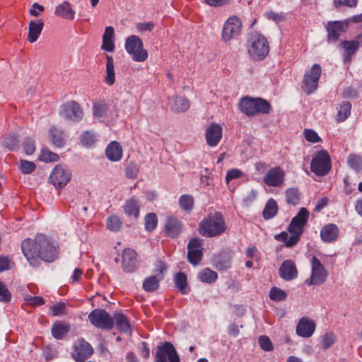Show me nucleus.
I'll return each mask as SVG.
<instances>
[{"label":"nucleus","instance_id":"f257e3e1","mask_svg":"<svg viewBox=\"0 0 362 362\" xmlns=\"http://www.w3.org/2000/svg\"><path fill=\"white\" fill-rule=\"evenodd\" d=\"M22 252L28 262L34 267L40 258L52 262L58 256V244L43 234H37L35 240L25 239L21 244Z\"/></svg>","mask_w":362,"mask_h":362},{"label":"nucleus","instance_id":"f03ea898","mask_svg":"<svg viewBox=\"0 0 362 362\" xmlns=\"http://www.w3.org/2000/svg\"><path fill=\"white\" fill-rule=\"evenodd\" d=\"M226 225L223 216L220 212L208 214L199 223L198 231L204 237L213 238L220 236L225 233Z\"/></svg>","mask_w":362,"mask_h":362},{"label":"nucleus","instance_id":"7ed1b4c3","mask_svg":"<svg viewBox=\"0 0 362 362\" xmlns=\"http://www.w3.org/2000/svg\"><path fill=\"white\" fill-rule=\"evenodd\" d=\"M247 52L255 60H263L269 52V45L267 38L259 33H252L247 40Z\"/></svg>","mask_w":362,"mask_h":362},{"label":"nucleus","instance_id":"20e7f679","mask_svg":"<svg viewBox=\"0 0 362 362\" xmlns=\"http://www.w3.org/2000/svg\"><path fill=\"white\" fill-rule=\"evenodd\" d=\"M240 110L247 116L268 114L271 109L269 103L261 98H243L239 102Z\"/></svg>","mask_w":362,"mask_h":362},{"label":"nucleus","instance_id":"39448f33","mask_svg":"<svg viewBox=\"0 0 362 362\" xmlns=\"http://www.w3.org/2000/svg\"><path fill=\"white\" fill-rule=\"evenodd\" d=\"M124 47L135 62H143L148 59V52L144 49L142 40L136 35L129 36L126 39Z\"/></svg>","mask_w":362,"mask_h":362},{"label":"nucleus","instance_id":"423d86ee","mask_svg":"<svg viewBox=\"0 0 362 362\" xmlns=\"http://www.w3.org/2000/svg\"><path fill=\"white\" fill-rule=\"evenodd\" d=\"M332 168L331 158L326 150L317 152L310 163V170L318 176L326 175Z\"/></svg>","mask_w":362,"mask_h":362},{"label":"nucleus","instance_id":"0eeeda50","mask_svg":"<svg viewBox=\"0 0 362 362\" xmlns=\"http://www.w3.org/2000/svg\"><path fill=\"white\" fill-rule=\"evenodd\" d=\"M243 23L237 16H230L223 23L221 39L225 42H228L237 38L242 32Z\"/></svg>","mask_w":362,"mask_h":362},{"label":"nucleus","instance_id":"6e6552de","mask_svg":"<svg viewBox=\"0 0 362 362\" xmlns=\"http://www.w3.org/2000/svg\"><path fill=\"white\" fill-rule=\"evenodd\" d=\"M321 74L322 69L318 64H313L310 70L304 74L302 89L306 94H312L317 89Z\"/></svg>","mask_w":362,"mask_h":362},{"label":"nucleus","instance_id":"1a4fd4ad","mask_svg":"<svg viewBox=\"0 0 362 362\" xmlns=\"http://www.w3.org/2000/svg\"><path fill=\"white\" fill-rule=\"evenodd\" d=\"M88 317L90 322L96 328L109 330L114 327V320L104 309L96 308L93 310Z\"/></svg>","mask_w":362,"mask_h":362},{"label":"nucleus","instance_id":"9d476101","mask_svg":"<svg viewBox=\"0 0 362 362\" xmlns=\"http://www.w3.org/2000/svg\"><path fill=\"white\" fill-rule=\"evenodd\" d=\"M180 362V358L174 345L170 341L160 344L157 346L155 362Z\"/></svg>","mask_w":362,"mask_h":362},{"label":"nucleus","instance_id":"9b49d317","mask_svg":"<svg viewBox=\"0 0 362 362\" xmlns=\"http://www.w3.org/2000/svg\"><path fill=\"white\" fill-rule=\"evenodd\" d=\"M311 264V274L310 278L305 281V284L308 286H317L323 284L327 276V272L325 267L316 257L312 258Z\"/></svg>","mask_w":362,"mask_h":362},{"label":"nucleus","instance_id":"f8f14e48","mask_svg":"<svg viewBox=\"0 0 362 362\" xmlns=\"http://www.w3.org/2000/svg\"><path fill=\"white\" fill-rule=\"evenodd\" d=\"M71 179V170L66 166L58 165L54 167L49 175V182L56 189L64 188Z\"/></svg>","mask_w":362,"mask_h":362},{"label":"nucleus","instance_id":"ddd939ff","mask_svg":"<svg viewBox=\"0 0 362 362\" xmlns=\"http://www.w3.org/2000/svg\"><path fill=\"white\" fill-rule=\"evenodd\" d=\"M72 358L76 362H85L93 353L92 346L83 338L78 339L74 344Z\"/></svg>","mask_w":362,"mask_h":362},{"label":"nucleus","instance_id":"4468645a","mask_svg":"<svg viewBox=\"0 0 362 362\" xmlns=\"http://www.w3.org/2000/svg\"><path fill=\"white\" fill-rule=\"evenodd\" d=\"M60 115L66 120L78 122L82 119L83 113L77 103L69 101L62 106Z\"/></svg>","mask_w":362,"mask_h":362},{"label":"nucleus","instance_id":"2eb2a0df","mask_svg":"<svg viewBox=\"0 0 362 362\" xmlns=\"http://www.w3.org/2000/svg\"><path fill=\"white\" fill-rule=\"evenodd\" d=\"M362 46V34L358 35L352 40H343L340 42L339 47L343 49V60L344 63H349L352 56Z\"/></svg>","mask_w":362,"mask_h":362},{"label":"nucleus","instance_id":"dca6fc26","mask_svg":"<svg viewBox=\"0 0 362 362\" xmlns=\"http://www.w3.org/2000/svg\"><path fill=\"white\" fill-rule=\"evenodd\" d=\"M285 176V172L281 167H273L265 173L263 182L269 187H280L284 182Z\"/></svg>","mask_w":362,"mask_h":362},{"label":"nucleus","instance_id":"f3484780","mask_svg":"<svg viewBox=\"0 0 362 362\" xmlns=\"http://www.w3.org/2000/svg\"><path fill=\"white\" fill-rule=\"evenodd\" d=\"M187 250L189 262L193 265L198 264L203 256L202 240L198 238L191 239L188 243Z\"/></svg>","mask_w":362,"mask_h":362},{"label":"nucleus","instance_id":"a211bd4d","mask_svg":"<svg viewBox=\"0 0 362 362\" xmlns=\"http://www.w3.org/2000/svg\"><path fill=\"white\" fill-rule=\"evenodd\" d=\"M309 214L307 209L304 207L300 208L297 215L292 218L288 227V232L298 231L303 233V228L307 224Z\"/></svg>","mask_w":362,"mask_h":362},{"label":"nucleus","instance_id":"6ab92c4d","mask_svg":"<svg viewBox=\"0 0 362 362\" xmlns=\"http://www.w3.org/2000/svg\"><path fill=\"white\" fill-rule=\"evenodd\" d=\"M222 127L216 123H212L206 129L205 138L207 145L211 147L216 146L222 138Z\"/></svg>","mask_w":362,"mask_h":362},{"label":"nucleus","instance_id":"aec40b11","mask_svg":"<svg viewBox=\"0 0 362 362\" xmlns=\"http://www.w3.org/2000/svg\"><path fill=\"white\" fill-rule=\"evenodd\" d=\"M346 23L339 21L329 22L327 25L328 42H337L341 33L346 32Z\"/></svg>","mask_w":362,"mask_h":362},{"label":"nucleus","instance_id":"412c9836","mask_svg":"<svg viewBox=\"0 0 362 362\" xmlns=\"http://www.w3.org/2000/svg\"><path fill=\"white\" fill-rule=\"evenodd\" d=\"M315 329V322L306 317H303L297 324L296 334L301 337L308 338L313 335Z\"/></svg>","mask_w":362,"mask_h":362},{"label":"nucleus","instance_id":"4be33fe9","mask_svg":"<svg viewBox=\"0 0 362 362\" xmlns=\"http://www.w3.org/2000/svg\"><path fill=\"white\" fill-rule=\"evenodd\" d=\"M279 276L285 281H291L298 276V270L294 262L286 259L283 262L279 267Z\"/></svg>","mask_w":362,"mask_h":362},{"label":"nucleus","instance_id":"5701e85b","mask_svg":"<svg viewBox=\"0 0 362 362\" xmlns=\"http://www.w3.org/2000/svg\"><path fill=\"white\" fill-rule=\"evenodd\" d=\"M122 268L125 272H132L136 268V254L134 250L127 248L122 253Z\"/></svg>","mask_w":362,"mask_h":362},{"label":"nucleus","instance_id":"b1692460","mask_svg":"<svg viewBox=\"0 0 362 362\" xmlns=\"http://www.w3.org/2000/svg\"><path fill=\"white\" fill-rule=\"evenodd\" d=\"M182 227L183 225L180 220L174 217H169L165 223V232L168 236L175 238L181 233Z\"/></svg>","mask_w":362,"mask_h":362},{"label":"nucleus","instance_id":"393cba45","mask_svg":"<svg viewBox=\"0 0 362 362\" xmlns=\"http://www.w3.org/2000/svg\"><path fill=\"white\" fill-rule=\"evenodd\" d=\"M339 235V228L334 223H329L323 226L320 230V237L325 243L335 241Z\"/></svg>","mask_w":362,"mask_h":362},{"label":"nucleus","instance_id":"a878e982","mask_svg":"<svg viewBox=\"0 0 362 362\" xmlns=\"http://www.w3.org/2000/svg\"><path fill=\"white\" fill-rule=\"evenodd\" d=\"M107 158L112 162L119 161L122 158V148L117 141H111L105 149Z\"/></svg>","mask_w":362,"mask_h":362},{"label":"nucleus","instance_id":"bb28decb","mask_svg":"<svg viewBox=\"0 0 362 362\" xmlns=\"http://www.w3.org/2000/svg\"><path fill=\"white\" fill-rule=\"evenodd\" d=\"M44 26V21L42 19L31 21L29 23L28 40L30 43L35 42L40 35Z\"/></svg>","mask_w":362,"mask_h":362},{"label":"nucleus","instance_id":"cd10ccee","mask_svg":"<svg viewBox=\"0 0 362 362\" xmlns=\"http://www.w3.org/2000/svg\"><path fill=\"white\" fill-rule=\"evenodd\" d=\"M171 110L175 112H186L190 107L189 100L182 96H176L169 102Z\"/></svg>","mask_w":362,"mask_h":362},{"label":"nucleus","instance_id":"c85d7f7f","mask_svg":"<svg viewBox=\"0 0 362 362\" xmlns=\"http://www.w3.org/2000/svg\"><path fill=\"white\" fill-rule=\"evenodd\" d=\"M115 30L112 26L105 28L104 34L103 35V45L102 49L108 52H112L115 50L114 44Z\"/></svg>","mask_w":362,"mask_h":362},{"label":"nucleus","instance_id":"c756f323","mask_svg":"<svg viewBox=\"0 0 362 362\" xmlns=\"http://www.w3.org/2000/svg\"><path fill=\"white\" fill-rule=\"evenodd\" d=\"M139 203L135 197H131L126 200L123 210L124 214L128 216H133L137 218L139 216Z\"/></svg>","mask_w":362,"mask_h":362},{"label":"nucleus","instance_id":"7c9ffc66","mask_svg":"<svg viewBox=\"0 0 362 362\" xmlns=\"http://www.w3.org/2000/svg\"><path fill=\"white\" fill-rule=\"evenodd\" d=\"M112 317L114 320V324L115 323L117 328L121 332L126 334L131 333L130 323L124 314L115 313Z\"/></svg>","mask_w":362,"mask_h":362},{"label":"nucleus","instance_id":"2f4dec72","mask_svg":"<svg viewBox=\"0 0 362 362\" xmlns=\"http://www.w3.org/2000/svg\"><path fill=\"white\" fill-rule=\"evenodd\" d=\"M54 13L62 18L73 20L75 11L71 8L70 3L65 1L56 7Z\"/></svg>","mask_w":362,"mask_h":362},{"label":"nucleus","instance_id":"473e14b6","mask_svg":"<svg viewBox=\"0 0 362 362\" xmlns=\"http://www.w3.org/2000/svg\"><path fill=\"white\" fill-rule=\"evenodd\" d=\"M162 281V275H151L146 277L142 284L144 290L146 292H153L156 291Z\"/></svg>","mask_w":362,"mask_h":362},{"label":"nucleus","instance_id":"72a5a7b5","mask_svg":"<svg viewBox=\"0 0 362 362\" xmlns=\"http://www.w3.org/2000/svg\"><path fill=\"white\" fill-rule=\"evenodd\" d=\"M106 59L107 62L105 66L106 74L105 76V81L108 86H112L115 81L114 60L112 57L109 55L106 56Z\"/></svg>","mask_w":362,"mask_h":362},{"label":"nucleus","instance_id":"f704fd0d","mask_svg":"<svg viewBox=\"0 0 362 362\" xmlns=\"http://www.w3.org/2000/svg\"><path fill=\"white\" fill-rule=\"evenodd\" d=\"M174 281L176 288L182 294L185 295L189 292V288L187 286V276L183 272H180L177 273Z\"/></svg>","mask_w":362,"mask_h":362},{"label":"nucleus","instance_id":"c9c22d12","mask_svg":"<svg viewBox=\"0 0 362 362\" xmlns=\"http://www.w3.org/2000/svg\"><path fill=\"white\" fill-rule=\"evenodd\" d=\"M49 135L52 144L57 147H62L65 144L64 133L58 128L53 127L49 130Z\"/></svg>","mask_w":362,"mask_h":362},{"label":"nucleus","instance_id":"e433bc0d","mask_svg":"<svg viewBox=\"0 0 362 362\" xmlns=\"http://www.w3.org/2000/svg\"><path fill=\"white\" fill-rule=\"evenodd\" d=\"M277 211L278 205L276 202L273 198H270L264 206L262 215L264 219L268 220L275 216Z\"/></svg>","mask_w":362,"mask_h":362},{"label":"nucleus","instance_id":"4c0bfd02","mask_svg":"<svg viewBox=\"0 0 362 362\" xmlns=\"http://www.w3.org/2000/svg\"><path fill=\"white\" fill-rule=\"evenodd\" d=\"M198 278L203 283L212 284L217 280L218 274L215 271L205 268L198 274Z\"/></svg>","mask_w":362,"mask_h":362},{"label":"nucleus","instance_id":"58836bf2","mask_svg":"<svg viewBox=\"0 0 362 362\" xmlns=\"http://www.w3.org/2000/svg\"><path fill=\"white\" fill-rule=\"evenodd\" d=\"M52 334L56 339H62L69 332V327L62 322L54 323L52 327Z\"/></svg>","mask_w":362,"mask_h":362},{"label":"nucleus","instance_id":"ea45409f","mask_svg":"<svg viewBox=\"0 0 362 362\" xmlns=\"http://www.w3.org/2000/svg\"><path fill=\"white\" fill-rule=\"evenodd\" d=\"M351 104L350 102L342 103L337 114V121L342 122L345 121L351 114Z\"/></svg>","mask_w":362,"mask_h":362},{"label":"nucleus","instance_id":"a19ab883","mask_svg":"<svg viewBox=\"0 0 362 362\" xmlns=\"http://www.w3.org/2000/svg\"><path fill=\"white\" fill-rule=\"evenodd\" d=\"M2 146L11 151H16L19 146V139L16 134H11L5 137Z\"/></svg>","mask_w":362,"mask_h":362},{"label":"nucleus","instance_id":"79ce46f5","mask_svg":"<svg viewBox=\"0 0 362 362\" xmlns=\"http://www.w3.org/2000/svg\"><path fill=\"white\" fill-rule=\"evenodd\" d=\"M347 164L356 172H359L362 169V158L356 154H350L347 158Z\"/></svg>","mask_w":362,"mask_h":362},{"label":"nucleus","instance_id":"37998d69","mask_svg":"<svg viewBox=\"0 0 362 362\" xmlns=\"http://www.w3.org/2000/svg\"><path fill=\"white\" fill-rule=\"evenodd\" d=\"M107 228L112 232L119 231L122 226L121 219L116 215H112L107 218Z\"/></svg>","mask_w":362,"mask_h":362},{"label":"nucleus","instance_id":"c03bdc74","mask_svg":"<svg viewBox=\"0 0 362 362\" xmlns=\"http://www.w3.org/2000/svg\"><path fill=\"white\" fill-rule=\"evenodd\" d=\"M179 204L182 209L190 211L194 206V198L189 194H183L179 199Z\"/></svg>","mask_w":362,"mask_h":362},{"label":"nucleus","instance_id":"a18cd8bd","mask_svg":"<svg viewBox=\"0 0 362 362\" xmlns=\"http://www.w3.org/2000/svg\"><path fill=\"white\" fill-rule=\"evenodd\" d=\"M96 141V136L93 132L86 131L81 135V142L86 147L92 146Z\"/></svg>","mask_w":362,"mask_h":362},{"label":"nucleus","instance_id":"49530a36","mask_svg":"<svg viewBox=\"0 0 362 362\" xmlns=\"http://www.w3.org/2000/svg\"><path fill=\"white\" fill-rule=\"evenodd\" d=\"M289 233H291V235L288 238V235L286 233H282L281 235L284 238L286 246L288 247H291L297 244L303 233H299L298 231Z\"/></svg>","mask_w":362,"mask_h":362},{"label":"nucleus","instance_id":"de8ad7c7","mask_svg":"<svg viewBox=\"0 0 362 362\" xmlns=\"http://www.w3.org/2000/svg\"><path fill=\"white\" fill-rule=\"evenodd\" d=\"M286 201L288 204L296 205L300 201V193L296 188H289L286 192Z\"/></svg>","mask_w":362,"mask_h":362},{"label":"nucleus","instance_id":"09e8293b","mask_svg":"<svg viewBox=\"0 0 362 362\" xmlns=\"http://www.w3.org/2000/svg\"><path fill=\"white\" fill-rule=\"evenodd\" d=\"M93 108L94 116L102 117L107 113L108 105L105 102H98L93 104Z\"/></svg>","mask_w":362,"mask_h":362},{"label":"nucleus","instance_id":"8fccbe9b","mask_svg":"<svg viewBox=\"0 0 362 362\" xmlns=\"http://www.w3.org/2000/svg\"><path fill=\"white\" fill-rule=\"evenodd\" d=\"M158 218L154 213L148 214L145 216V228L147 231H153L157 226Z\"/></svg>","mask_w":362,"mask_h":362},{"label":"nucleus","instance_id":"3c124183","mask_svg":"<svg viewBox=\"0 0 362 362\" xmlns=\"http://www.w3.org/2000/svg\"><path fill=\"white\" fill-rule=\"evenodd\" d=\"M38 159L46 163L54 162L59 159V156L47 148H42Z\"/></svg>","mask_w":362,"mask_h":362},{"label":"nucleus","instance_id":"603ef678","mask_svg":"<svg viewBox=\"0 0 362 362\" xmlns=\"http://www.w3.org/2000/svg\"><path fill=\"white\" fill-rule=\"evenodd\" d=\"M11 300V293L7 288V286L0 281V302L2 303H8Z\"/></svg>","mask_w":362,"mask_h":362},{"label":"nucleus","instance_id":"864d4df0","mask_svg":"<svg viewBox=\"0 0 362 362\" xmlns=\"http://www.w3.org/2000/svg\"><path fill=\"white\" fill-rule=\"evenodd\" d=\"M336 340L335 334L333 332H327L322 337L321 343L324 349H328L334 343Z\"/></svg>","mask_w":362,"mask_h":362},{"label":"nucleus","instance_id":"5fc2aeb1","mask_svg":"<svg viewBox=\"0 0 362 362\" xmlns=\"http://www.w3.org/2000/svg\"><path fill=\"white\" fill-rule=\"evenodd\" d=\"M36 168L35 164L27 160H20L19 169L23 174H30L35 171Z\"/></svg>","mask_w":362,"mask_h":362},{"label":"nucleus","instance_id":"6e6d98bb","mask_svg":"<svg viewBox=\"0 0 362 362\" xmlns=\"http://www.w3.org/2000/svg\"><path fill=\"white\" fill-rule=\"evenodd\" d=\"M258 343L260 348L264 351H271L274 349L272 342L267 336H260L258 339Z\"/></svg>","mask_w":362,"mask_h":362},{"label":"nucleus","instance_id":"4d7b16f0","mask_svg":"<svg viewBox=\"0 0 362 362\" xmlns=\"http://www.w3.org/2000/svg\"><path fill=\"white\" fill-rule=\"evenodd\" d=\"M269 297L273 300L281 301L286 299V293L284 291L274 287L270 290Z\"/></svg>","mask_w":362,"mask_h":362},{"label":"nucleus","instance_id":"13d9d810","mask_svg":"<svg viewBox=\"0 0 362 362\" xmlns=\"http://www.w3.org/2000/svg\"><path fill=\"white\" fill-rule=\"evenodd\" d=\"M43 356L47 361L56 358L58 356L57 350L52 346H46L42 351Z\"/></svg>","mask_w":362,"mask_h":362},{"label":"nucleus","instance_id":"bf43d9fd","mask_svg":"<svg viewBox=\"0 0 362 362\" xmlns=\"http://www.w3.org/2000/svg\"><path fill=\"white\" fill-rule=\"evenodd\" d=\"M305 139L311 143H317L321 141L320 137L317 133L313 129H306L303 132Z\"/></svg>","mask_w":362,"mask_h":362},{"label":"nucleus","instance_id":"052dcab7","mask_svg":"<svg viewBox=\"0 0 362 362\" xmlns=\"http://www.w3.org/2000/svg\"><path fill=\"white\" fill-rule=\"evenodd\" d=\"M139 173V166L134 162L128 164L126 168V175L129 178H136Z\"/></svg>","mask_w":362,"mask_h":362},{"label":"nucleus","instance_id":"680f3d73","mask_svg":"<svg viewBox=\"0 0 362 362\" xmlns=\"http://www.w3.org/2000/svg\"><path fill=\"white\" fill-rule=\"evenodd\" d=\"M23 147L25 153L30 156L34 153L35 151V146L33 139L27 138L23 142Z\"/></svg>","mask_w":362,"mask_h":362},{"label":"nucleus","instance_id":"e2e57ef3","mask_svg":"<svg viewBox=\"0 0 362 362\" xmlns=\"http://www.w3.org/2000/svg\"><path fill=\"white\" fill-rule=\"evenodd\" d=\"M66 305L63 302L57 303L50 307V310L52 312V315L59 316L65 313Z\"/></svg>","mask_w":362,"mask_h":362},{"label":"nucleus","instance_id":"0e129e2a","mask_svg":"<svg viewBox=\"0 0 362 362\" xmlns=\"http://www.w3.org/2000/svg\"><path fill=\"white\" fill-rule=\"evenodd\" d=\"M243 175V172L238 169L233 168L229 170L226 173V181L228 183L232 180L242 177Z\"/></svg>","mask_w":362,"mask_h":362},{"label":"nucleus","instance_id":"69168bd1","mask_svg":"<svg viewBox=\"0 0 362 362\" xmlns=\"http://www.w3.org/2000/svg\"><path fill=\"white\" fill-rule=\"evenodd\" d=\"M25 300L26 302L32 306H40L45 303V300L40 296H27Z\"/></svg>","mask_w":362,"mask_h":362},{"label":"nucleus","instance_id":"338daca9","mask_svg":"<svg viewBox=\"0 0 362 362\" xmlns=\"http://www.w3.org/2000/svg\"><path fill=\"white\" fill-rule=\"evenodd\" d=\"M218 270H225L230 267V262L228 259H217L214 264Z\"/></svg>","mask_w":362,"mask_h":362},{"label":"nucleus","instance_id":"774afa93","mask_svg":"<svg viewBox=\"0 0 362 362\" xmlns=\"http://www.w3.org/2000/svg\"><path fill=\"white\" fill-rule=\"evenodd\" d=\"M266 16L268 19L274 21L278 23L284 20V15L282 13H276L274 11H269L266 13Z\"/></svg>","mask_w":362,"mask_h":362}]
</instances>
